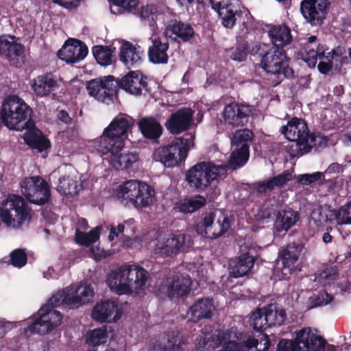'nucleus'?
I'll use <instances>...</instances> for the list:
<instances>
[{
	"instance_id": "f257e3e1",
	"label": "nucleus",
	"mask_w": 351,
	"mask_h": 351,
	"mask_svg": "<svg viewBox=\"0 0 351 351\" xmlns=\"http://www.w3.org/2000/svg\"><path fill=\"white\" fill-rule=\"evenodd\" d=\"M149 274L137 265H123L108 275L107 284L110 290L119 295L138 293L143 290Z\"/></svg>"
},
{
	"instance_id": "f03ea898",
	"label": "nucleus",
	"mask_w": 351,
	"mask_h": 351,
	"mask_svg": "<svg viewBox=\"0 0 351 351\" xmlns=\"http://www.w3.org/2000/svg\"><path fill=\"white\" fill-rule=\"evenodd\" d=\"M32 108L18 95H9L3 101L1 110V122L10 130L22 131L35 128L32 120Z\"/></svg>"
},
{
	"instance_id": "7ed1b4c3",
	"label": "nucleus",
	"mask_w": 351,
	"mask_h": 351,
	"mask_svg": "<svg viewBox=\"0 0 351 351\" xmlns=\"http://www.w3.org/2000/svg\"><path fill=\"white\" fill-rule=\"evenodd\" d=\"M134 125V119L131 117L120 114L106 128L102 135L96 139L94 147L98 153H106L110 149L108 145H114V149L124 147V138Z\"/></svg>"
},
{
	"instance_id": "20e7f679",
	"label": "nucleus",
	"mask_w": 351,
	"mask_h": 351,
	"mask_svg": "<svg viewBox=\"0 0 351 351\" xmlns=\"http://www.w3.org/2000/svg\"><path fill=\"white\" fill-rule=\"evenodd\" d=\"M62 299L60 291L49 298L47 303L34 315V322L28 326L27 331L43 335L58 326L61 324L62 315L53 308L64 305Z\"/></svg>"
},
{
	"instance_id": "39448f33",
	"label": "nucleus",
	"mask_w": 351,
	"mask_h": 351,
	"mask_svg": "<svg viewBox=\"0 0 351 351\" xmlns=\"http://www.w3.org/2000/svg\"><path fill=\"white\" fill-rule=\"evenodd\" d=\"M289 60L283 49L271 47L262 55L260 65L274 77L271 82L272 86H278L285 78L294 77V71L289 66Z\"/></svg>"
},
{
	"instance_id": "423d86ee",
	"label": "nucleus",
	"mask_w": 351,
	"mask_h": 351,
	"mask_svg": "<svg viewBox=\"0 0 351 351\" xmlns=\"http://www.w3.org/2000/svg\"><path fill=\"white\" fill-rule=\"evenodd\" d=\"M227 175L226 165H217L211 162H199L186 173V180L199 191L206 190L212 182L224 178Z\"/></svg>"
},
{
	"instance_id": "0eeeda50",
	"label": "nucleus",
	"mask_w": 351,
	"mask_h": 351,
	"mask_svg": "<svg viewBox=\"0 0 351 351\" xmlns=\"http://www.w3.org/2000/svg\"><path fill=\"white\" fill-rule=\"evenodd\" d=\"M31 208L19 195L10 194L0 206V218L8 226L19 228L32 219Z\"/></svg>"
},
{
	"instance_id": "6e6552de",
	"label": "nucleus",
	"mask_w": 351,
	"mask_h": 351,
	"mask_svg": "<svg viewBox=\"0 0 351 351\" xmlns=\"http://www.w3.org/2000/svg\"><path fill=\"white\" fill-rule=\"evenodd\" d=\"M295 335L293 339H281L277 351H325L326 341L311 328L296 330Z\"/></svg>"
},
{
	"instance_id": "1a4fd4ad",
	"label": "nucleus",
	"mask_w": 351,
	"mask_h": 351,
	"mask_svg": "<svg viewBox=\"0 0 351 351\" xmlns=\"http://www.w3.org/2000/svg\"><path fill=\"white\" fill-rule=\"evenodd\" d=\"M119 199L128 200L136 208L147 207L155 198L154 189L145 182L130 180L119 186Z\"/></svg>"
},
{
	"instance_id": "9d476101",
	"label": "nucleus",
	"mask_w": 351,
	"mask_h": 351,
	"mask_svg": "<svg viewBox=\"0 0 351 351\" xmlns=\"http://www.w3.org/2000/svg\"><path fill=\"white\" fill-rule=\"evenodd\" d=\"M213 8L218 13L221 25L227 29H232L237 23L247 27L250 12L239 1H220Z\"/></svg>"
},
{
	"instance_id": "9b49d317",
	"label": "nucleus",
	"mask_w": 351,
	"mask_h": 351,
	"mask_svg": "<svg viewBox=\"0 0 351 351\" xmlns=\"http://www.w3.org/2000/svg\"><path fill=\"white\" fill-rule=\"evenodd\" d=\"M188 152L187 141L177 138L167 145L156 149L153 153V158L166 167H173L185 160Z\"/></svg>"
},
{
	"instance_id": "f8f14e48",
	"label": "nucleus",
	"mask_w": 351,
	"mask_h": 351,
	"mask_svg": "<svg viewBox=\"0 0 351 351\" xmlns=\"http://www.w3.org/2000/svg\"><path fill=\"white\" fill-rule=\"evenodd\" d=\"M20 187L21 193L32 204L44 205L49 201V185L38 176L24 178L20 182Z\"/></svg>"
},
{
	"instance_id": "ddd939ff",
	"label": "nucleus",
	"mask_w": 351,
	"mask_h": 351,
	"mask_svg": "<svg viewBox=\"0 0 351 351\" xmlns=\"http://www.w3.org/2000/svg\"><path fill=\"white\" fill-rule=\"evenodd\" d=\"M230 228L228 215L219 212L206 213L202 221L197 226L196 231L206 238L215 239L223 236Z\"/></svg>"
},
{
	"instance_id": "4468645a",
	"label": "nucleus",
	"mask_w": 351,
	"mask_h": 351,
	"mask_svg": "<svg viewBox=\"0 0 351 351\" xmlns=\"http://www.w3.org/2000/svg\"><path fill=\"white\" fill-rule=\"evenodd\" d=\"M257 109L245 102L233 101L223 108V118L226 124L233 128L243 127L253 120Z\"/></svg>"
},
{
	"instance_id": "2eb2a0df",
	"label": "nucleus",
	"mask_w": 351,
	"mask_h": 351,
	"mask_svg": "<svg viewBox=\"0 0 351 351\" xmlns=\"http://www.w3.org/2000/svg\"><path fill=\"white\" fill-rule=\"evenodd\" d=\"M191 280L188 275L173 274L167 277L159 290L171 300H184L191 291Z\"/></svg>"
},
{
	"instance_id": "dca6fc26",
	"label": "nucleus",
	"mask_w": 351,
	"mask_h": 351,
	"mask_svg": "<svg viewBox=\"0 0 351 351\" xmlns=\"http://www.w3.org/2000/svg\"><path fill=\"white\" fill-rule=\"evenodd\" d=\"M303 249L304 244L302 243L293 242L288 243L279 250L278 258L282 264V267L280 268L282 279H289L293 272L295 271L296 263ZM278 269H279L278 267L276 269V271Z\"/></svg>"
},
{
	"instance_id": "f3484780",
	"label": "nucleus",
	"mask_w": 351,
	"mask_h": 351,
	"mask_svg": "<svg viewBox=\"0 0 351 351\" xmlns=\"http://www.w3.org/2000/svg\"><path fill=\"white\" fill-rule=\"evenodd\" d=\"M16 36H0V56L6 58L12 66L21 67L25 61V47L15 41Z\"/></svg>"
},
{
	"instance_id": "a211bd4d",
	"label": "nucleus",
	"mask_w": 351,
	"mask_h": 351,
	"mask_svg": "<svg viewBox=\"0 0 351 351\" xmlns=\"http://www.w3.org/2000/svg\"><path fill=\"white\" fill-rule=\"evenodd\" d=\"M328 0H302L300 12L311 25H320L326 19L330 8Z\"/></svg>"
},
{
	"instance_id": "6ab92c4d",
	"label": "nucleus",
	"mask_w": 351,
	"mask_h": 351,
	"mask_svg": "<svg viewBox=\"0 0 351 351\" xmlns=\"http://www.w3.org/2000/svg\"><path fill=\"white\" fill-rule=\"evenodd\" d=\"M88 53V47L84 42L75 38H69L58 50L57 56L66 63L73 64L84 60Z\"/></svg>"
},
{
	"instance_id": "aec40b11",
	"label": "nucleus",
	"mask_w": 351,
	"mask_h": 351,
	"mask_svg": "<svg viewBox=\"0 0 351 351\" xmlns=\"http://www.w3.org/2000/svg\"><path fill=\"white\" fill-rule=\"evenodd\" d=\"M119 87L133 95L148 93L151 88L148 86L147 77L138 71H130L119 80Z\"/></svg>"
},
{
	"instance_id": "412c9836",
	"label": "nucleus",
	"mask_w": 351,
	"mask_h": 351,
	"mask_svg": "<svg viewBox=\"0 0 351 351\" xmlns=\"http://www.w3.org/2000/svg\"><path fill=\"white\" fill-rule=\"evenodd\" d=\"M280 131L289 141H315V136L310 133L307 123L301 119L293 117Z\"/></svg>"
},
{
	"instance_id": "4be33fe9",
	"label": "nucleus",
	"mask_w": 351,
	"mask_h": 351,
	"mask_svg": "<svg viewBox=\"0 0 351 351\" xmlns=\"http://www.w3.org/2000/svg\"><path fill=\"white\" fill-rule=\"evenodd\" d=\"M193 110L190 108H181L172 113L167 119L165 125L170 134L178 135L189 129L193 117Z\"/></svg>"
},
{
	"instance_id": "5701e85b",
	"label": "nucleus",
	"mask_w": 351,
	"mask_h": 351,
	"mask_svg": "<svg viewBox=\"0 0 351 351\" xmlns=\"http://www.w3.org/2000/svg\"><path fill=\"white\" fill-rule=\"evenodd\" d=\"M215 306L213 298L206 297L195 300L186 311L189 321L198 323L202 320L211 319Z\"/></svg>"
},
{
	"instance_id": "b1692460",
	"label": "nucleus",
	"mask_w": 351,
	"mask_h": 351,
	"mask_svg": "<svg viewBox=\"0 0 351 351\" xmlns=\"http://www.w3.org/2000/svg\"><path fill=\"white\" fill-rule=\"evenodd\" d=\"M114 145H108L107 149H110L106 153H100L101 156H108L105 159L108 160L110 165L117 170L128 169L133 164L138 162V154L136 152H121L123 148L114 149Z\"/></svg>"
},
{
	"instance_id": "393cba45",
	"label": "nucleus",
	"mask_w": 351,
	"mask_h": 351,
	"mask_svg": "<svg viewBox=\"0 0 351 351\" xmlns=\"http://www.w3.org/2000/svg\"><path fill=\"white\" fill-rule=\"evenodd\" d=\"M144 51L138 45L123 40L119 48V58L128 69L139 66L143 60Z\"/></svg>"
},
{
	"instance_id": "a878e982",
	"label": "nucleus",
	"mask_w": 351,
	"mask_h": 351,
	"mask_svg": "<svg viewBox=\"0 0 351 351\" xmlns=\"http://www.w3.org/2000/svg\"><path fill=\"white\" fill-rule=\"evenodd\" d=\"M121 316V313L118 309L115 302L106 300L97 303L91 313L92 318L100 323L117 322Z\"/></svg>"
},
{
	"instance_id": "bb28decb",
	"label": "nucleus",
	"mask_w": 351,
	"mask_h": 351,
	"mask_svg": "<svg viewBox=\"0 0 351 351\" xmlns=\"http://www.w3.org/2000/svg\"><path fill=\"white\" fill-rule=\"evenodd\" d=\"M186 235L184 233H171L165 238L162 242H158L155 252L162 257L171 256L178 254L184 247Z\"/></svg>"
},
{
	"instance_id": "cd10ccee",
	"label": "nucleus",
	"mask_w": 351,
	"mask_h": 351,
	"mask_svg": "<svg viewBox=\"0 0 351 351\" xmlns=\"http://www.w3.org/2000/svg\"><path fill=\"white\" fill-rule=\"evenodd\" d=\"M32 88L35 95L39 97H47L58 86L55 75L51 73H45L38 75L31 83Z\"/></svg>"
},
{
	"instance_id": "c85d7f7f",
	"label": "nucleus",
	"mask_w": 351,
	"mask_h": 351,
	"mask_svg": "<svg viewBox=\"0 0 351 351\" xmlns=\"http://www.w3.org/2000/svg\"><path fill=\"white\" fill-rule=\"evenodd\" d=\"M300 215L298 211L286 206L280 207L277 217L274 221V229L277 232L288 231L295 225L299 220Z\"/></svg>"
},
{
	"instance_id": "c756f323",
	"label": "nucleus",
	"mask_w": 351,
	"mask_h": 351,
	"mask_svg": "<svg viewBox=\"0 0 351 351\" xmlns=\"http://www.w3.org/2000/svg\"><path fill=\"white\" fill-rule=\"evenodd\" d=\"M293 179L292 172L285 170L282 173L270 178L269 180L258 182L254 184L253 189L260 194L271 192L274 188H282Z\"/></svg>"
},
{
	"instance_id": "7c9ffc66",
	"label": "nucleus",
	"mask_w": 351,
	"mask_h": 351,
	"mask_svg": "<svg viewBox=\"0 0 351 351\" xmlns=\"http://www.w3.org/2000/svg\"><path fill=\"white\" fill-rule=\"evenodd\" d=\"M164 34L167 37L171 38L174 35L183 42H186L193 36L194 29L190 24L173 19L167 22Z\"/></svg>"
},
{
	"instance_id": "2f4dec72",
	"label": "nucleus",
	"mask_w": 351,
	"mask_h": 351,
	"mask_svg": "<svg viewBox=\"0 0 351 351\" xmlns=\"http://www.w3.org/2000/svg\"><path fill=\"white\" fill-rule=\"evenodd\" d=\"M254 263L255 258L250 252L241 254L230 263V276L234 278H240L248 275L251 272Z\"/></svg>"
},
{
	"instance_id": "473e14b6",
	"label": "nucleus",
	"mask_w": 351,
	"mask_h": 351,
	"mask_svg": "<svg viewBox=\"0 0 351 351\" xmlns=\"http://www.w3.org/2000/svg\"><path fill=\"white\" fill-rule=\"evenodd\" d=\"M168 42L162 43L160 38H155L148 49L149 61L154 64H165L168 62Z\"/></svg>"
},
{
	"instance_id": "72a5a7b5",
	"label": "nucleus",
	"mask_w": 351,
	"mask_h": 351,
	"mask_svg": "<svg viewBox=\"0 0 351 351\" xmlns=\"http://www.w3.org/2000/svg\"><path fill=\"white\" fill-rule=\"evenodd\" d=\"M268 34L274 45L272 47L283 49L292 41L291 29L286 25H274L269 29Z\"/></svg>"
},
{
	"instance_id": "f704fd0d",
	"label": "nucleus",
	"mask_w": 351,
	"mask_h": 351,
	"mask_svg": "<svg viewBox=\"0 0 351 351\" xmlns=\"http://www.w3.org/2000/svg\"><path fill=\"white\" fill-rule=\"evenodd\" d=\"M138 125L142 134L148 139L156 140L162 135V126L152 117L141 119Z\"/></svg>"
},
{
	"instance_id": "c9c22d12",
	"label": "nucleus",
	"mask_w": 351,
	"mask_h": 351,
	"mask_svg": "<svg viewBox=\"0 0 351 351\" xmlns=\"http://www.w3.org/2000/svg\"><path fill=\"white\" fill-rule=\"evenodd\" d=\"M115 51L116 48L112 45H95L92 47V53L97 62L105 66L115 62Z\"/></svg>"
},
{
	"instance_id": "e433bc0d",
	"label": "nucleus",
	"mask_w": 351,
	"mask_h": 351,
	"mask_svg": "<svg viewBox=\"0 0 351 351\" xmlns=\"http://www.w3.org/2000/svg\"><path fill=\"white\" fill-rule=\"evenodd\" d=\"M263 309L269 328L280 326L287 318L285 310L278 307L276 304H269Z\"/></svg>"
},
{
	"instance_id": "4c0bfd02",
	"label": "nucleus",
	"mask_w": 351,
	"mask_h": 351,
	"mask_svg": "<svg viewBox=\"0 0 351 351\" xmlns=\"http://www.w3.org/2000/svg\"><path fill=\"white\" fill-rule=\"evenodd\" d=\"M206 198L200 195L180 200L176 206L179 211L185 214L192 213L206 205Z\"/></svg>"
},
{
	"instance_id": "58836bf2",
	"label": "nucleus",
	"mask_w": 351,
	"mask_h": 351,
	"mask_svg": "<svg viewBox=\"0 0 351 351\" xmlns=\"http://www.w3.org/2000/svg\"><path fill=\"white\" fill-rule=\"evenodd\" d=\"M254 135L252 130L245 128L237 130L232 138V147L239 149L247 148L250 151V145Z\"/></svg>"
},
{
	"instance_id": "ea45409f",
	"label": "nucleus",
	"mask_w": 351,
	"mask_h": 351,
	"mask_svg": "<svg viewBox=\"0 0 351 351\" xmlns=\"http://www.w3.org/2000/svg\"><path fill=\"white\" fill-rule=\"evenodd\" d=\"M234 149L230 156L228 162L227 169L236 170L242 167L247 162L250 156V151L246 147L239 149L233 147Z\"/></svg>"
},
{
	"instance_id": "a19ab883",
	"label": "nucleus",
	"mask_w": 351,
	"mask_h": 351,
	"mask_svg": "<svg viewBox=\"0 0 351 351\" xmlns=\"http://www.w3.org/2000/svg\"><path fill=\"white\" fill-rule=\"evenodd\" d=\"M25 143L32 149H36L41 152L50 147L49 141L44 137L40 136L35 132H26L23 136Z\"/></svg>"
},
{
	"instance_id": "79ce46f5",
	"label": "nucleus",
	"mask_w": 351,
	"mask_h": 351,
	"mask_svg": "<svg viewBox=\"0 0 351 351\" xmlns=\"http://www.w3.org/2000/svg\"><path fill=\"white\" fill-rule=\"evenodd\" d=\"M101 227L97 226L86 233L77 229L75 231V242L83 246L88 247L99 239Z\"/></svg>"
},
{
	"instance_id": "37998d69",
	"label": "nucleus",
	"mask_w": 351,
	"mask_h": 351,
	"mask_svg": "<svg viewBox=\"0 0 351 351\" xmlns=\"http://www.w3.org/2000/svg\"><path fill=\"white\" fill-rule=\"evenodd\" d=\"M290 143L287 146V152H288L291 159L299 158L302 155L311 152L313 145L305 141H289Z\"/></svg>"
},
{
	"instance_id": "c03bdc74",
	"label": "nucleus",
	"mask_w": 351,
	"mask_h": 351,
	"mask_svg": "<svg viewBox=\"0 0 351 351\" xmlns=\"http://www.w3.org/2000/svg\"><path fill=\"white\" fill-rule=\"evenodd\" d=\"M258 340L253 337H249L245 341L236 342L229 341L226 343V348L232 349V351H261L258 349Z\"/></svg>"
},
{
	"instance_id": "a18cd8bd",
	"label": "nucleus",
	"mask_w": 351,
	"mask_h": 351,
	"mask_svg": "<svg viewBox=\"0 0 351 351\" xmlns=\"http://www.w3.org/2000/svg\"><path fill=\"white\" fill-rule=\"evenodd\" d=\"M108 338V330L106 326L90 330L86 337V342L93 347L105 343Z\"/></svg>"
},
{
	"instance_id": "49530a36",
	"label": "nucleus",
	"mask_w": 351,
	"mask_h": 351,
	"mask_svg": "<svg viewBox=\"0 0 351 351\" xmlns=\"http://www.w3.org/2000/svg\"><path fill=\"white\" fill-rule=\"evenodd\" d=\"M249 322L250 326L258 332H262L267 328H269L263 308H257L253 312Z\"/></svg>"
},
{
	"instance_id": "de8ad7c7",
	"label": "nucleus",
	"mask_w": 351,
	"mask_h": 351,
	"mask_svg": "<svg viewBox=\"0 0 351 351\" xmlns=\"http://www.w3.org/2000/svg\"><path fill=\"white\" fill-rule=\"evenodd\" d=\"M104 83V95L106 100H112L114 95L117 93L119 81H117L114 76L107 75L101 77Z\"/></svg>"
},
{
	"instance_id": "09e8293b",
	"label": "nucleus",
	"mask_w": 351,
	"mask_h": 351,
	"mask_svg": "<svg viewBox=\"0 0 351 351\" xmlns=\"http://www.w3.org/2000/svg\"><path fill=\"white\" fill-rule=\"evenodd\" d=\"M74 289L79 306L88 303L94 296L93 289L90 285L80 284Z\"/></svg>"
},
{
	"instance_id": "8fccbe9b",
	"label": "nucleus",
	"mask_w": 351,
	"mask_h": 351,
	"mask_svg": "<svg viewBox=\"0 0 351 351\" xmlns=\"http://www.w3.org/2000/svg\"><path fill=\"white\" fill-rule=\"evenodd\" d=\"M77 182L69 176L60 178L57 190L65 195H72L77 193Z\"/></svg>"
},
{
	"instance_id": "3c124183",
	"label": "nucleus",
	"mask_w": 351,
	"mask_h": 351,
	"mask_svg": "<svg viewBox=\"0 0 351 351\" xmlns=\"http://www.w3.org/2000/svg\"><path fill=\"white\" fill-rule=\"evenodd\" d=\"M104 83L101 78H96L89 81L87 83L86 88L88 89L90 95L96 97L98 100L105 101L104 95Z\"/></svg>"
},
{
	"instance_id": "603ef678",
	"label": "nucleus",
	"mask_w": 351,
	"mask_h": 351,
	"mask_svg": "<svg viewBox=\"0 0 351 351\" xmlns=\"http://www.w3.org/2000/svg\"><path fill=\"white\" fill-rule=\"evenodd\" d=\"M27 256L24 249L18 248L10 252L9 264L15 267L21 268L27 264Z\"/></svg>"
},
{
	"instance_id": "864d4df0",
	"label": "nucleus",
	"mask_w": 351,
	"mask_h": 351,
	"mask_svg": "<svg viewBox=\"0 0 351 351\" xmlns=\"http://www.w3.org/2000/svg\"><path fill=\"white\" fill-rule=\"evenodd\" d=\"M335 215L339 225L351 224V200L337 210Z\"/></svg>"
},
{
	"instance_id": "5fc2aeb1",
	"label": "nucleus",
	"mask_w": 351,
	"mask_h": 351,
	"mask_svg": "<svg viewBox=\"0 0 351 351\" xmlns=\"http://www.w3.org/2000/svg\"><path fill=\"white\" fill-rule=\"evenodd\" d=\"M184 344V342L180 338L179 333L173 331L169 334L164 349L165 351H181Z\"/></svg>"
},
{
	"instance_id": "6e6d98bb",
	"label": "nucleus",
	"mask_w": 351,
	"mask_h": 351,
	"mask_svg": "<svg viewBox=\"0 0 351 351\" xmlns=\"http://www.w3.org/2000/svg\"><path fill=\"white\" fill-rule=\"evenodd\" d=\"M280 206L278 202L266 204L260 209L258 216L262 219H276Z\"/></svg>"
},
{
	"instance_id": "4d7b16f0",
	"label": "nucleus",
	"mask_w": 351,
	"mask_h": 351,
	"mask_svg": "<svg viewBox=\"0 0 351 351\" xmlns=\"http://www.w3.org/2000/svg\"><path fill=\"white\" fill-rule=\"evenodd\" d=\"M329 47L326 44H318V51L320 53V60H325L328 62L339 60L341 56V53L337 49H332L328 51Z\"/></svg>"
},
{
	"instance_id": "13d9d810",
	"label": "nucleus",
	"mask_w": 351,
	"mask_h": 351,
	"mask_svg": "<svg viewBox=\"0 0 351 351\" xmlns=\"http://www.w3.org/2000/svg\"><path fill=\"white\" fill-rule=\"evenodd\" d=\"M113 5L117 7L118 12L135 10L138 0H108Z\"/></svg>"
},
{
	"instance_id": "bf43d9fd",
	"label": "nucleus",
	"mask_w": 351,
	"mask_h": 351,
	"mask_svg": "<svg viewBox=\"0 0 351 351\" xmlns=\"http://www.w3.org/2000/svg\"><path fill=\"white\" fill-rule=\"evenodd\" d=\"M60 291L62 298V302H63L64 304L76 307L79 306L78 300H77V296L74 293L75 289L73 288H67Z\"/></svg>"
},
{
	"instance_id": "052dcab7",
	"label": "nucleus",
	"mask_w": 351,
	"mask_h": 351,
	"mask_svg": "<svg viewBox=\"0 0 351 351\" xmlns=\"http://www.w3.org/2000/svg\"><path fill=\"white\" fill-rule=\"evenodd\" d=\"M248 54V46L246 43L238 44L232 51L230 58L232 60L242 62L245 60Z\"/></svg>"
},
{
	"instance_id": "680f3d73",
	"label": "nucleus",
	"mask_w": 351,
	"mask_h": 351,
	"mask_svg": "<svg viewBox=\"0 0 351 351\" xmlns=\"http://www.w3.org/2000/svg\"><path fill=\"white\" fill-rule=\"evenodd\" d=\"M306 54L303 58V60L306 62L310 68H314L317 64V58L320 60V53L318 51V45L316 46V49L313 48L310 49L309 47L306 48Z\"/></svg>"
},
{
	"instance_id": "e2e57ef3",
	"label": "nucleus",
	"mask_w": 351,
	"mask_h": 351,
	"mask_svg": "<svg viewBox=\"0 0 351 351\" xmlns=\"http://www.w3.org/2000/svg\"><path fill=\"white\" fill-rule=\"evenodd\" d=\"M332 299V296L326 291H320L312 301L313 307L325 306L329 304Z\"/></svg>"
},
{
	"instance_id": "0e129e2a",
	"label": "nucleus",
	"mask_w": 351,
	"mask_h": 351,
	"mask_svg": "<svg viewBox=\"0 0 351 351\" xmlns=\"http://www.w3.org/2000/svg\"><path fill=\"white\" fill-rule=\"evenodd\" d=\"M157 12V9L154 5H147L141 8L140 16L143 19L154 20V15Z\"/></svg>"
},
{
	"instance_id": "69168bd1",
	"label": "nucleus",
	"mask_w": 351,
	"mask_h": 351,
	"mask_svg": "<svg viewBox=\"0 0 351 351\" xmlns=\"http://www.w3.org/2000/svg\"><path fill=\"white\" fill-rule=\"evenodd\" d=\"M53 3L67 9L78 6L79 0H52Z\"/></svg>"
},
{
	"instance_id": "338daca9",
	"label": "nucleus",
	"mask_w": 351,
	"mask_h": 351,
	"mask_svg": "<svg viewBox=\"0 0 351 351\" xmlns=\"http://www.w3.org/2000/svg\"><path fill=\"white\" fill-rule=\"evenodd\" d=\"M332 62L322 60L318 64L317 69L322 74H326L332 69Z\"/></svg>"
},
{
	"instance_id": "774afa93",
	"label": "nucleus",
	"mask_w": 351,
	"mask_h": 351,
	"mask_svg": "<svg viewBox=\"0 0 351 351\" xmlns=\"http://www.w3.org/2000/svg\"><path fill=\"white\" fill-rule=\"evenodd\" d=\"M343 171V167L337 162L330 164L325 171L324 175H329L331 173H340Z\"/></svg>"
}]
</instances>
